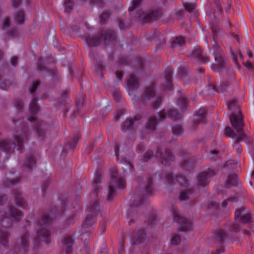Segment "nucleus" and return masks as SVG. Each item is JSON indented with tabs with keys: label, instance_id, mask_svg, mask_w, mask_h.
I'll return each instance as SVG.
<instances>
[{
	"label": "nucleus",
	"instance_id": "obj_1",
	"mask_svg": "<svg viewBox=\"0 0 254 254\" xmlns=\"http://www.w3.org/2000/svg\"><path fill=\"white\" fill-rule=\"evenodd\" d=\"M228 108L233 112L230 116V120L233 128L235 129L237 134L230 127H227L225 130V134L226 136L236 138V143L244 141L247 136L245 133L244 127L245 124L242 112L239 109V106L237 101L233 100L228 104Z\"/></svg>",
	"mask_w": 254,
	"mask_h": 254
},
{
	"label": "nucleus",
	"instance_id": "obj_2",
	"mask_svg": "<svg viewBox=\"0 0 254 254\" xmlns=\"http://www.w3.org/2000/svg\"><path fill=\"white\" fill-rule=\"evenodd\" d=\"M143 180L144 182L139 184L140 187L141 188V190H136L130 199L131 202L130 210L127 213V217L129 225H131L133 222V218L135 217V215L136 214L135 213V214H133V216H132V211H134V208L137 206L143 204L145 202L146 197L151 195L153 193V178L150 176H147L146 178L145 181L143 178H140L137 179V181L139 183H140V182Z\"/></svg>",
	"mask_w": 254,
	"mask_h": 254
},
{
	"label": "nucleus",
	"instance_id": "obj_3",
	"mask_svg": "<svg viewBox=\"0 0 254 254\" xmlns=\"http://www.w3.org/2000/svg\"><path fill=\"white\" fill-rule=\"evenodd\" d=\"M8 214L9 218L5 217L4 211H0V242L6 249L8 248L9 233L7 229L12 226L11 221L20 222L22 218V214L15 206L8 204Z\"/></svg>",
	"mask_w": 254,
	"mask_h": 254
},
{
	"label": "nucleus",
	"instance_id": "obj_4",
	"mask_svg": "<svg viewBox=\"0 0 254 254\" xmlns=\"http://www.w3.org/2000/svg\"><path fill=\"white\" fill-rule=\"evenodd\" d=\"M82 39L90 47H96L102 42L105 45H110L115 43L117 35L114 30H107L104 32H99L96 36H91L89 34H86L83 36Z\"/></svg>",
	"mask_w": 254,
	"mask_h": 254
},
{
	"label": "nucleus",
	"instance_id": "obj_5",
	"mask_svg": "<svg viewBox=\"0 0 254 254\" xmlns=\"http://www.w3.org/2000/svg\"><path fill=\"white\" fill-rule=\"evenodd\" d=\"M16 173L13 169L10 170L8 173L6 174V179L3 182V189L9 188L13 189V192L14 195V201L16 205L19 207H25L26 206L24 198L22 197V195L20 190L18 189H15L14 186L18 184L20 181V179L18 177L16 178H13V176Z\"/></svg>",
	"mask_w": 254,
	"mask_h": 254
},
{
	"label": "nucleus",
	"instance_id": "obj_6",
	"mask_svg": "<svg viewBox=\"0 0 254 254\" xmlns=\"http://www.w3.org/2000/svg\"><path fill=\"white\" fill-rule=\"evenodd\" d=\"M111 180L108 184V193L107 199L111 201L117 194V187L118 189H124L126 187V183L124 179L118 177V171L116 167L111 170Z\"/></svg>",
	"mask_w": 254,
	"mask_h": 254
},
{
	"label": "nucleus",
	"instance_id": "obj_7",
	"mask_svg": "<svg viewBox=\"0 0 254 254\" xmlns=\"http://www.w3.org/2000/svg\"><path fill=\"white\" fill-rule=\"evenodd\" d=\"M86 211L89 214L87 215L82 225V229H84L85 232H87L88 229L92 227L94 224V217L95 216H97L98 214H100L102 217L104 216V212L100 208L98 200L91 202L90 205L86 208Z\"/></svg>",
	"mask_w": 254,
	"mask_h": 254
},
{
	"label": "nucleus",
	"instance_id": "obj_8",
	"mask_svg": "<svg viewBox=\"0 0 254 254\" xmlns=\"http://www.w3.org/2000/svg\"><path fill=\"white\" fill-rule=\"evenodd\" d=\"M37 237L34 241L35 248H36L37 243L40 244L42 241L48 243V213L43 214L37 222Z\"/></svg>",
	"mask_w": 254,
	"mask_h": 254
},
{
	"label": "nucleus",
	"instance_id": "obj_9",
	"mask_svg": "<svg viewBox=\"0 0 254 254\" xmlns=\"http://www.w3.org/2000/svg\"><path fill=\"white\" fill-rule=\"evenodd\" d=\"M235 218L236 223H230L227 228L230 232H237L240 230V225L237 223L246 224L251 222V215L246 212L244 208L237 209L235 213Z\"/></svg>",
	"mask_w": 254,
	"mask_h": 254
},
{
	"label": "nucleus",
	"instance_id": "obj_10",
	"mask_svg": "<svg viewBox=\"0 0 254 254\" xmlns=\"http://www.w3.org/2000/svg\"><path fill=\"white\" fill-rule=\"evenodd\" d=\"M212 50L216 64L212 65V70L214 71L220 72L225 66V59L223 52L215 42L212 45Z\"/></svg>",
	"mask_w": 254,
	"mask_h": 254
},
{
	"label": "nucleus",
	"instance_id": "obj_11",
	"mask_svg": "<svg viewBox=\"0 0 254 254\" xmlns=\"http://www.w3.org/2000/svg\"><path fill=\"white\" fill-rule=\"evenodd\" d=\"M170 211L172 214L173 220L176 222L180 226L179 230L180 231H189L192 228L191 222L182 217L179 214L178 210L175 206H172Z\"/></svg>",
	"mask_w": 254,
	"mask_h": 254
},
{
	"label": "nucleus",
	"instance_id": "obj_12",
	"mask_svg": "<svg viewBox=\"0 0 254 254\" xmlns=\"http://www.w3.org/2000/svg\"><path fill=\"white\" fill-rule=\"evenodd\" d=\"M155 157L158 158L161 163L165 166H168L174 160V156L169 149H165L164 153L160 147H158Z\"/></svg>",
	"mask_w": 254,
	"mask_h": 254
},
{
	"label": "nucleus",
	"instance_id": "obj_13",
	"mask_svg": "<svg viewBox=\"0 0 254 254\" xmlns=\"http://www.w3.org/2000/svg\"><path fill=\"white\" fill-rule=\"evenodd\" d=\"M80 137L81 135L78 132L75 133L73 138L68 141L67 143L63 147L62 152L60 155V159L61 160H64V159L68 151H74Z\"/></svg>",
	"mask_w": 254,
	"mask_h": 254
},
{
	"label": "nucleus",
	"instance_id": "obj_14",
	"mask_svg": "<svg viewBox=\"0 0 254 254\" xmlns=\"http://www.w3.org/2000/svg\"><path fill=\"white\" fill-rule=\"evenodd\" d=\"M114 151L117 161L125 165L126 168L124 169L126 171L128 170L130 172L132 171L134 169V167L125 156V151H120L119 145L116 144L114 146Z\"/></svg>",
	"mask_w": 254,
	"mask_h": 254
},
{
	"label": "nucleus",
	"instance_id": "obj_15",
	"mask_svg": "<svg viewBox=\"0 0 254 254\" xmlns=\"http://www.w3.org/2000/svg\"><path fill=\"white\" fill-rule=\"evenodd\" d=\"M59 203L61 205L59 207H54L50 210L49 209V226L50 225V221L55 220L58 217L64 214L66 208V202L59 199Z\"/></svg>",
	"mask_w": 254,
	"mask_h": 254
},
{
	"label": "nucleus",
	"instance_id": "obj_16",
	"mask_svg": "<svg viewBox=\"0 0 254 254\" xmlns=\"http://www.w3.org/2000/svg\"><path fill=\"white\" fill-rule=\"evenodd\" d=\"M159 120L160 121H163L167 117H168L172 121H176L180 120L181 115L174 108L164 109L158 113Z\"/></svg>",
	"mask_w": 254,
	"mask_h": 254
},
{
	"label": "nucleus",
	"instance_id": "obj_17",
	"mask_svg": "<svg viewBox=\"0 0 254 254\" xmlns=\"http://www.w3.org/2000/svg\"><path fill=\"white\" fill-rule=\"evenodd\" d=\"M215 237L216 241L219 242L220 246L215 251L212 252L211 254H219L223 253L224 252V247L222 246V244L226 239H231V237L226 231L223 229H220L217 231Z\"/></svg>",
	"mask_w": 254,
	"mask_h": 254
},
{
	"label": "nucleus",
	"instance_id": "obj_18",
	"mask_svg": "<svg viewBox=\"0 0 254 254\" xmlns=\"http://www.w3.org/2000/svg\"><path fill=\"white\" fill-rule=\"evenodd\" d=\"M164 177L167 183L170 185H174L176 183L182 187H186L188 185V181L185 176L183 175H178L174 176L171 173H168L164 176Z\"/></svg>",
	"mask_w": 254,
	"mask_h": 254
},
{
	"label": "nucleus",
	"instance_id": "obj_19",
	"mask_svg": "<svg viewBox=\"0 0 254 254\" xmlns=\"http://www.w3.org/2000/svg\"><path fill=\"white\" fill-rule=\"evenodd\" d=\"M215 174L214 170L209 168L206 171L200 173L197 178L198 185L202 187H205L209 184V178Z\"/></svg>",
	"mask_w": 254,
	"mask_h": 254
},
{
	"label": "nucleus",
	"instance_id": "obj_20",
	"mask_svg": "<svg viewBox=\"0 0 254 254\" xmlns=\"http://www.w3.org/2000/svg\"><path fill=\"white\" fill-rule=\"evenodd\" d=\"M142 116L140 114L134 116L133 120L130 118H127L122 126V130L125 132H130L135 129V123L141 120Z\"/></svg>",
	"mask_w": 254,
	"mask_h": 254
},
{
	"label": "nucleus",
	"instance_id": "obj_21",
	"mask_svg": "<svg viewBox=\"0 0 254 254\" xmlns=\"http://www.w3.org/2000/svg\"><path fill=\"white\" fill-rule=\"evenodd\" d=\"M136 19L142 20L144 23H149L152 20H156L158 18V13L152 11L146 14L143 11H139L135 16Z\"/></svg>",
	"mask_w": 254,
	"mask_h": 254
},
{
	"label": "nucleus",
	"instance_id": "obj_22",
	"mask_svg": "<svg viewBox=\"0 0 254 254\" xmlns=\"http://www.w3.org/2000/svg\"><path fill=\"white\" fill-rule=\"evenodd\" d=\"M156 85L150 84L146 87L144 91L142 98L139 101V103H144L145 100H151L156 97Z\"/></svg>",
	"mask_w": 254,
	"mask_h": 254
},
{
	"label": "nucleus",
	"instance_id": "obj_23",
	"mask_svg": "<svg viewBox=\"0 0 254 254\" xmlns=\"http://www.w3.org/2000/svg\"><path fill=\"white\" fill-rule=\"evenodd\" d=\"M172 72L170 68H167L165 71V84H163L161 88L164 91H172Z\"/></svg>",
	"mask_w": 254,
	"mask_h": 254
},
{
	"label": "nucleus",
	"instance_id": "obj_24",
	"mask_svg": "<svg viewBox=\"0 0 254 254\" xmlns=\"http://www.w3.org/2000/svg\"><path fill=\"white\" fill-rule=\"evenodd\" d=\"M202 53V50L201 48L199 46H197L192 50V58L196 59L201 64H204L209 62L208 58L203 56Z\"/></svg>",
	"mask_w": 254,
	"mask_h": 254
},
{
	"label": "nucleus",
	"instance_id": "obj_25",
	"mask_svg": "<svg viewBox=\"0 0 254 254\" xmlns=\"http://www.w3.org/2000/svg\"><path fill=\"white\" fill-rule=\"evenodd\" d=\"M145 232L144 229H139L135 231L132 236V245H134L142 243L145 239Z\"/></svg>",
	"mask_w": 254,
	"mask_h": 254
},
{
	"label": "nucleus",
	"instance_id": "obj_26",
	"mask_svg": "<svg viewBox=\"0 0 254 254\" xmlns=\"http://www.w3.org/2000/svg\"><path fill=\"white\" fill-rule=\"evenodd\" d=\"M207 110L204 108H200L195 114L193 120V126L195 127L200 123H205Z\"/></svg>",
	"mask_w": 254,
	"mask_h": 254
},
{
	"label": "nucleus",
	"instance_id": "obj_27",
	"mask_svg": "<svg viewBox=\"0 0 254 254\" xmlns=\"http://www.w3.org/2000/svg\"><path fill=\"white\" fill-rule=\"evenodd\" d=\"M36 159L33 153L30 152L26 154V161L23 165V168L30 170L35 167L36 165Z\"/></svg>",
	"mask_w": 254,
	"mask_h": 254
},
{
	"label": "nucleus",
	"instance_id": "obj_28",
	"mask_svg": "<svg viewBox=\"0 0 254 254\" xmlns=\"http://www.w3.org/2000/svg\"><path fill=\"white\" fill-rule=\"evenodd\" d=\"M127 85L128 88V94L130 95L132 94L131 92L137 89L139 87L138 80L136 77L132 74L130 75L129 79L127 82Z\"/></svg>",
	"mask_w": 254,
	"mask_h": 254
},
{
	"label": "nucleus",
	"instance_id": "obj_29",
	"mask_svg": "<svg viewBox=\"0 0 254 254\" xmlns=\"http://www.w3.org/2000/svg\"><path fill=\"white\" fill-rule=\"evenodd\" d=\"M179 153L181 157L182 158V160L180 162V165L181 167L187 169L192 168L193 166V164L191 161H190L189 160L188 153L184 151H181Z\"/></svg>",
	"mask_w": 254,
	"mask_h": 254
},
{
	"label": "nucleus",
	"instance_id": "obj_30",
	"mask_svg": "<svg viewBox=\"0 0 254 254\" xmlns=\"http://www.w3.org/2000/svg\"><path fill=\"white\" fill-rule=\"evenodd\" d=\"M102 180V176L100 170H98L96 172V176L94 178L93 182V187L95 189L94 192L93 193V195L95 197H97L98 195V192L99 191V188L100 187V184L101 183Z\"/></svg>",
	"mask_w": 254,
	"mask_h": 254
},
{
	"label": "nucleus",
	"instance_id": "obj_31",
	"mask_svg": "<svg viewBox=\"0 0 254 254\" xmlns=\"http://www.w3.org/2000/svg\"><path fill=\"white\" fill-rule=\"evenodd\" d=\"M74 241L70 236L65 237L62 241L63 245L65 247L66 254H71L72 252V247L73 245Z\"/></svg>",
	"mask_w": 254,
	"mask_h": 254
},
{
	"label": "nucleus",
	"instance_id": "obj_32",
	"mask_svg": "<svg viewBox=\"0 0 254 254\" xmlns=\"http://www.w3.org/2000/svg\"><path fill=\"white\" fill-rule=\"evenodd\" d=\"M49 79L53 82V83H57L59 81V76L57 70L55 67L49 66Z\"/></svg>",
	"mask_w": 254,
	"mask_h": 254
},
{
	"label": "nucleus",
	"instance_id": "obj_33",
	"mask_svg": "<svg viewBox=\"0 0 254 254\" xmlns=\"http://www.w3.org/2000/svg\"><path fill=\"white\" fill-rule=\"evenodd\" d=\"M21 246L24 252H26L28 249L30 244L29 235L25 233L22 235L20 239Z\"/></svg>",
	"mask_w": 254,
	"mask_h": 254
},
{
	"label": "nucleus",
	"instance_id": "obj_34",
	"mask_svg": "<svg viewBox=\"0 0 254 254\" xmlns=\"http://www.w3.org/2000/svg\"><path fill=\"white\" fill-rule=\"evenodd\" d=\"M39 111L38 100L35 97H33L29 105V111L31 114L36 115Z\"/></svg>",
	"mask_w": 254,
	"mask_h": 254
},
{
	"label": "nucleus",
	"instance_id": "obj_35",
	"mask_svg": "<svg viewBox=\"0 0 254 254\" xmlns=\"http://www.w3.org/2000/svg\"><path fill=\"white\" fill-rule=\"evenodd\" d=\"M157 125V119L155 116L150 117L145 125V128L147 129L154 130Z\"/></svg>",
	"mask_w": 254,
	"mask_h": 254
},
{
	"label": "nucleus",
	"instance_id": "obj_36",
	"mask_svg": "<svg viewBox=\"0 0 254 254\" xmlns=\"http://www.w3.org/2000/svg\"><path fill=\"white\" fill-rule=\"evenodd\" d=\"M185 44V38L181 36L173 38L171 41V45L173 48L182 47Z\"/></svg>",
	"mask_w": 254,
	"mask_h": 254
},
{
	"label": "nucleus",
	"instance_id": "obj_37",
	"mask_svg": "<svg viewBox=\"0 0 254 254\" xmlns=\"http://www.w3.org/2000/svg\"><path fill=\"white\" fill-rule=\"evenodd\" d=\"M229 86V83L227 82H225L222 83L220 86L218 87V89H217L215 85L210 84L208 86V90H212L214 92L220 91L222 93H223L226 91V89Z\"/></svg>",
	"mask_w": 254,
	"mask_h": 254
},
{
	"label": "nucleus",
	"instance_id": "obj_38",
	"mask_svg": "<svg viewBox=\"0 0 254 254\" xmlns=\"http://www.w3.org/2000/svg\"><path fill=\"white\" fill-rule=\"evenodd\" d=\"M227 184L228 186H238L239 185V179L236 174H232L228 176Z\"/></svg>",
	"mask_w": 254,
	"mask_h": 254
},
{
	"label": "nucleus",
	"instance_id": "obj_39",
	"mask_svg": "<svg viewBox=\"0 0 254 254\" xmlns=\"http://www.w3.org/2000/svg\"><path fill=\"white\" fill-rule=\"evenodd\" d=\"M145 222L147 225H150L152 227H154L158 225V219L153 212L151 213L148 218L147 220H145Z\"/></svg>",
	"mask_w": 254,
	"mask_h": 254
},
{
	"label": "nucleus",
	"instance_id": "obj_40",
	"mask_svg": "<svg viewBox=\"0 0 254 254\" xmlns=\"http://www.w3.org/2000/svg\"><path fill=\"white\" fill-rule=\"evenodd\" d=\"M14 19L16 23L21 24L24 21L25 13L22 10H18L14 14Z\"/></svg>",
	"mask_w": 254,
	"mask_h": 254
},
{
	"label": "nucleus",
	"instance_id": "obj_41",
	"mask_svg": "<svg viewBox=\"0 0 254 254\" xmlns=\"http://www.w3.org/2000/svg\"><path fill=\"white\" fill-rule=\"evenodd\" d=\"M184 133V129L182 126L176 125L172 127V133L174 136H181Z\"/></svg>",
	"mask_w": 254,
	"mask_h": 254
},
{
	"label": "nucleus",
	"instance_id": "obj_42",
	"mask_svg": "<svg viewBox=\"0 0 254 254\" xmlns=\"http://www.w3.org/2000/svg\"><path fill=\"white\" fill-rule=\"evenodd\" d=\"M2 73H0V88L2 89L6 90H7L10 86L11 83L5 80L2 79Z\"/></svg>",
	"mask_w": 254,
	"mask_h": 254
},
{
	"label": "nucleus",
	"instance_id": "obj_43",
	"mask_svg": "<svg viewBox=\"0 0 254 254\" xmlns=\"http://www.w3.org/2000/svg\"><path fill=\"white\" fill-rule=\"evenodd\" d=\"M74 5L73 0H65L64 3L65 10L68 12H70L72 10Z\"/></svg>",
	"mask_w": 254,
	"mask_h": 254
},
{
	"label": "nucleus",
	"instance_id": "obj_44",
	"mask_svg": "<svg viewBox=\"0 0 254 254\" xmlns=\"http://www.w3.org/2000/svg\"><path fill=\"white\" fill-rule=\"evenodd\" d=\"M178 104L182 107L183 110H185L187 108L188 100L186 97L182 96L178 100Z\"/></svg>",
	"mask_w": 254,
	"mask_h": 254
},
{
	"label": "nucleus",
	"instance_id": "obj_45",
	"mask_svg": "<svg viewBox=\"0 0 254 254\" xmlns=\"http://www.w3.org/2000/svg\"><path fill=\"white\" fill-rule=\"evenodd\" d=\"M61 105L65 106L70 101L68 97V91L67 90H65L63 94L61 95Z\"/></svg>",
	"mask_w": 254,
	"mask_h": 254
},
{
	"label": "nucleus",
	"instance_id": "obj_46",
	"mask_svg": "<svg viewBox=\"0 0 254 254\" xmlns=\"http://www.w3.org/2000/svg\"><path fill=\"white\" fill-rule=\"evenodd\" d=\"M183 5L185 9L190 13L192 12L195 8V4L194 3L183 2Z\"/></svg>",
	"mask_w": 254,
	"mask_h": 254
},
{
	"label": "nucleus",
	"instance_id": "obj_47",
	"mask_svg": "<svg viewBox=\"0 0 254 254\" xmlns=\"http://www.w3.org/2000/svg\"><path fill=\"white\" fill-rule=\"evenodd\" d=\"M191 192L192 191L190 190H186L185 191H182L180 195V200H186L188 198H189V195L190 194Z\"/></svg>",
	"mask_w": 254,
	"mask_h": 254
},
{
	"label": "nucleus",
	"instance_id": "obj_48",
	"mask_svg": "<svg viewBox=\"0 0 254 254\" xmlns=\"http://www.w3.org/2000/svg\"><path fill=\"white\" fill-rule=\"evenodd\" d=\"M181 241V236L179 235H173L171 239V243L172 245H177L180 243Z\"/></svg>",
	"mask_w": 254,
	"mask_h": 254
},
{
	"label": "nucleus",
	"instance_id": "obj_49",
	"mask_svg": "<svg viewBox=\"0 0 254 254\" xmlns=\"http://www.w3.org/2000/svg\"><path fill=\"white\" fill-rule=\"evenodd\" d=\"M214 12H213V14L215 16L216 15H215L216 13V12H221L222 11V9L221 7V5L220 4V2L219 0H215L214 1Z\"/></svg>",
	"mask_w": 254,
	"mask_h": 254
},
{
	"label": "nucleus",
	"instance_id": "obj_50",
	"mask_svg": "<svg viewBox=\"0 0 254 254\" xmlns=\"http://www.w3.org/2000/svg\"><path fill=\"white\" fill-rule=\"evenodd\" d=\"M142 0H134L132 2V5L128 8V11L130 12H132L134 9L138 7Z\"/></svg>",
	"mask_w": 254,
	"mask_h": 254
},
{
	"label": "nucleus",
	"instance_id": "obj_51",
	"mask_svg": "<svg viewBox=\"0 0 254 254\" xmlns=\"http://www.w3.org/2000/svg\"><path fill=\"white\" fill-rule=\"evenodd\" d=\"M40 84V82L38 80L33 81L32 86L29 88L30 93L31 94L34 93L36 91L38 87L39 86Z\"/></svg>",
	"mask_w": 254,
	"mask_h": 254
},
{
	"label": "nucleus",
	"instance_id": "obj_52",
	"mask_svg": "<svg viewBox=\"0 0 254 254\" xmlns=\"http://www.w3.org/2000/svg\"><path fill=\"white\" fill-rule=\"evenodd\" d=\"M110 17V14L108 12H104L100 16V23L104 24L107 20L109 19Z\"/></svg>",
	"mask_w": 254,
	"mask_h": 254
},
{
	"label": "nucleus",
	"instance_id": "obj_53",
	"mask_svg": "<svg viewBox=\"0 0 254 254\" xmlns=\"http://www.w3.org/2000/svg\"><path fill=\"white\" fill-rule=\"evenodd\" d=\"M24 105V102L21 99H16L14 102V106L15 108L19 111L22 110Z\"/></svg>",
	"mask_w": 254,
	"mask_h": 254
},
{
	"label": "nucleus",
	"instance_id": "obj_54",
	"mask_svg": "<svg viewBox=\"0 0 254 254\" xmlns=\"http://www.w3.org/2000/svg\"><path fill=\"white\" fill-rule=\"evenodd\" d=\"M85 0H80L81 1H84ZM89 4L90 5H97L100 6H102L104 2L103 0H88Z\"/></svg>",
	"mask_w": 254,
	"mask_h": 254
},
{
	"label": "nucleus",
	"instance_id": "obj_55",
	"mask_svg": "<svg viewBox=\"0 0 254 254\" xmlns=\"http://www.w3.org/2000/svg\"><path fill=\"white\" fill-rule=\"evenodd\" d=\"M153 156V152L151 150H147L146 153L144 154L143 156V161L144 162H147L148 161L149 159Z\"/></svg>",
	"mask_w": 254,
	"mask_h": 254
},
{
	"label": "nucleus",
	"instance_id": "obj_56",
	"mask_svg": "<svg viewBox=\"0 0 254 254\" xmlns=\"http://www.w3.org/2000/svg\"><path fill=\"white\" fill-rule=\"evenodd\" d=\"M10 26V19L9 17H5L2 23V29L3 31H6Z\"/></svg>",
	"mask_w": 254,
	"mask_h": 254
},
{
	"label": "nucleus",
	"instance_id": "obj_57",
	"mask_svg": "<svg viewBox=\"0 0 254 254\" xmlns=\"http://www.w3.org/2000/svg\"><path fill=\"white\" fill-rule=\"evenodd\" d=\"M238 198L236 196H234L233 197L226 199L222 203V207L223 208L226 207L228 205V202L230 201H232L233 202H236L237 201H238Z\"/></svg>",
	"mask_w": 254,
	"mask_h": 254
},
{
	"label": "nucleus",
	"instance_id": "obj_58",
	"mask_svg": "<svg viewBox=\"0 0 254 254\" xmlns=\"http://www.w3.org/2000/svg\"><path fill=\"white\" fill-rule=\"evenodd\" d=\"M219 207V204L215 201H211L207 205V208L209 209L216 210Z\"/></svg>",
	"mask_w": 254,
	"mask_h": 254
},
{
	"label": "nucleus",
	"instance_id": "obj_59",
	"mask_svg": "<svg viewBox=\"0 0 254 254\" xmlns=\"http://www.w3.org/2000/svg\"><path fill=\"white\" fill-rule=\"evenodd\" d=\"M162 103V98L160 97H157L156 98V100L153 102L152 106L153 108L155 109L158 108L161 105Z\"/></svg>",
	"mask_w": 254,
	"mask_h": 254
},
{
	"label": "nucleus",
	"instance_id": "obj_60",
	"mask_svg": "<svg viewBox=\"0 0 254 254\" xmlns=\"http://www.w3.org/2000/svg\"><path fill=\"white\" fill-rule=\"evenodd\" d=\"M113 95L115 101L116 102H119L121 98L120 92L118 90H116L113 92Z\"/></svg>",
	"mask_w": 254,
	"mask_h": 254
},
{
	"label": "nucleus",
	"instance_id": "obj_61",
	"mask_svg": "<svg viewBox=\"0 0 254 254\" xmlns=\"http://www.w3.org/2000/svg\"><path fill=\"white\" fill-rule=\"evenodd\" d=\"M18 31L15 29H10V30L7 31L8 36H16L18 35Z\"/></svg>",
	"mask_w": 254,
	"mask_h": 254
},
{
	"label": "nucleus",
	"instance_id": "obj_62",
	"mask_svg": "<svg viewBox=\"0 0 254 254\" xmlns=\"http://www.w3.org/2000/svg\"><path fill=\"white\" fill-rule=\"evenodd\" d=\"M37 69L40 71H44L46 70V67L43 65V61H40L38 62L37 64Z\"/></svg>",
	"mask_w": 254,
	"mask_h": 254
},
{
	"label": "nucleus",
	"instance_id": "obj_63",
	"mask_svg": "<svg viewBox=\"0 0 254 254\" xmlns=\"http://www.w3.org/2000/svg\"><path fill=\"white\" fill-rule=\"evenodd\" d=\"M211 30H212V34L213 35V39L214 40L215 37L217 36V35L218 33L219 29L217 26L214 25V26H212Z\"/></svg>",
	"mask_w": 254,
	"mask_h": 254
},
{
	"label": "nucleus",
	"instance_id": "obj_64",
	"mask_svg": "<svg viewBox=\"0 0 254 254\" xmlns=\"http://www.w3.org/2000/svg\"><path fill=\"white\" fill-rule=\"evenodd\" d=\"M100 230L102 234H103L106 229V223L104 220H103L100 224Z\"/></svg>",
	"mask_w": 254,
	"mask_h": 254
}]
</instances>
